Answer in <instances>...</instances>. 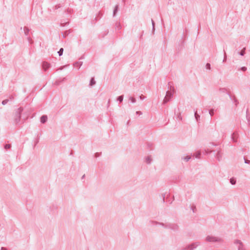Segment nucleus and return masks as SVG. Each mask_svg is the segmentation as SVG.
Here are the masks:
<instances>
[{
  "instance_id": "ddd939ff",
  "label": "nucleus",
  "mask_w": 250,
  "mask_h": 250,
  "mask_svg": "<svg viewBox=\"0 0 250 250\" xmlns=\"http://www.w3.org/2000/svg\"><path fill=\"white\" fill-rule=\"evenodd\" d=\"M82 64H83V62H81V61L76 62L75 63H74V64H73L74 67H78L79 68H80V67L82 65Z\"/></svg>"
},
{
  "instance_id": "0eeeda50",
  "label": "nucleus",
  "mask_w": 250,
  "mask_h": 250,
  "mask_svg": "<svg viewBox=\"0 0 250 250\" xmlns=\"http://www.w3.org/2000/svg\"><path fill=\"white\" fill-rule=\"evenodd\" d=\"M149 224L151 225H161V226H162L163 227H164L165 229L167 228V223L164 224L163 223H160V222H157V221H150Z\"/></svg>"
},
{
  "instance_id": "bb28decb",
  "label": "nucleus",
  "mask_w": 250,
  "mask_h": 250,
  "mask_svg": "<svg viewBox=\"0 0 250 250\" xmlns=\"http://www.w3.org/2000/svg\"><path fill=\"white\" fill-rule=\"evenodd\" d=\"M129 100L131 101L132 103H135L136 101V99L132 97H129Z\"/></svg>"
},
{
  "instance_id": "c85d7f7f",
  "label": "nucleus",
  "mask_w": 250,
  "mask_h": 250,
  "mask_svg": "<svg viewBox=\"0 0 250 250\" xmlns=\"http://www.w3.org/2000/svg\"><path fill=\"white\" fill-rule=\"evenodd\" d=\"M9 101V99H6V100H4L3 101H2V103L1 104H3V105H5L6 104H7V103L8 102V101Z\"/></svg>"
},
{
  "instance_id": "c03bdc74",
  "label": "nucleus",
  "mask_w": 250,
  "mask_h": 250,
  "mask_svg": "<svg viewBox=\"0 0 250 250\" xmlns=\"http://www.w3.org/2000/svg\"><path fill=\"white\" fill-rule=\"evenodd\" d=\"M117 28H118V30H120L121 29V27H120L119 24L117 26Z\"/></svg>"
},
{
  "instance_id": "393cba45",
  "label": "nucleus",
  "mask_w": 250,
  "mask_h": 250,
  "mask_svg": "<svg viewBox=\"0 0 250 250\" xmlns=\"http://www.w3.org/2000/svg\"><path fill=\"white\" fill-rule=\"evenodd\" d=\"M123 99H124V96L123 95H121V96H119L117 98V100L118 101H119L120 102H122L123 101Z\"/></svg>"
},
{
  "instance_id": "4468645a",
  "label": "nucleus",
  "mask_w": 250,
  "mask_h": 250,
  "mask_svg": "<svg viewBox=\"0 0 250 250\" xmlns=\"http://www.w3.org/2000/svg\"><path fill=\"white\" fill-rule=\"evenodd\" d=\"M118 8H119V6L118 5H116L115 6L114 10H113V17H115L116 16V14L118 11Z\"/></svg>"
},
{
  "instance_id": "2eb2a0df",
  "label": "nucleus",
  "mask_w": 250,
  "mask_h": 250,
  "mask_svg": "<svg viewBox=\"0 0 250 250\" xmlns=\"http://www.w3.org/2000/svg\"><path fill=\"white\" fill-rule=\"evenodd\" d=\"M23 29V31H24L25 35L27 36L29 32V28L27 27H24Z\"/></svg>"
},
{
  "instance_id": "f8f14e48",
  "label": "nucleus",
  "mask_w": 250,
  "mask_h": 250,
  "mask_svg": "<svg viewBox=\"0 0 250 250\" xmlns=\"http://www.w3.org/2000/svg\"><path fill=\"white\" fill-rule=\"evenodd\" d=\"M47 115H42L41 117V122L42 124H44L47 122Z\"/></svg>"
},
{
  "instance_id": "9b49d317",
  "label": "nucleus",
  "mask_w": 250,
  "mask_h": 250,
  "mask_svg": "<svg viewBox=\"0 0 250 250\" xmlns=\"http://www.w3.org/2000/svg\"><path fill=\"white\" fill-rule=\"evenodd\" d=\"M194 117L197 122L200 121V116L197 113V111L195 110H194Z\"/></svg>"
},
{
  "instance_id": "f03ea898",
  "label": "nucleus",
  "mask_w": 250,
  "mask_h": 250,
  "mask_svg": "<svg viewBox=\"0 0 250 250\" xmlns=\"http://www.w3.org/2000/svg\"><path fill=\"white\" fill-rule=\"evenodd\" d=\"M206 240L208 242H221L223 241L221 238L215 237L212 235H208L206 238Z\"/></svg>"
},
{
  "instance_id": "7ed1b4c3",
  "label": "nucleus",
  "mask_w": 250,
  "mask_h": 250,
  "mask_svg": "<svg viewBox=\"0 0 250 250\" xmlns=\"http://www.w3.org/2000/svg\"><path fill=\"white\" fill-rule=\"evenodd\" d=\"M200 245L199 242L192 243L186 247L183 248L181 250H194L198 246Z\"/></svg>"
},
{
  "instance_id": "f3484780",
  "label": "nucleus",
  "mask_w": 250,
  "mask_h": 250,
  "mask_svg": "<svg viewBox=\"0 0 250 250\" xmlns=\"http://www.w3.org/2000/svg\"><path fill=\"white\" fill-rule=\"evenodd\" d=\"M95 83H96V81H95L94 78H92L90 81L89 85L91 86H92L94 85H95Z\"/></svg>"
},
{
  "instance_id": "ea45409f",
  "label": "nucleus",
  "mask_w": 250,
  "mask_h": 250,
  "mask_svg": "<svg viewBox=\"0 0 250 250\" xmlns=\"http://www.w3.org/2000/svg\"><path fill=\"white\" fill-rule=\"evenodd\" d=\"M151 22H152V26H154L155 25V23H154V21L153 20H151Z\"/></svg>"
},
{
  "instance_id": "1a4fd4ad",
  "label": "nucleus",
  "mask_w": 250,
  "mask_h": 250,
  "mask_svg": "<svg viewBox=\"0 0 250 250\" xmlns=\"http://www.w3.org/2000/svg\"><path fill=\"white\" fill-rule=\"evenodd\" d=\"M216 158L218 161H220L222 158V153L220 150L217 151L216 155Z\"/></svg>"
},
{
  "instance_id": "a878e982",
  "label": "nucleus",
  "mask_w": 250,
  "mask_h": 250,
  "mask_svg": "<svg viewBox=\"0 0 250 250\" xmlns=\"http://www.w3.org/2000/svg\"><path fill=\"white\" fill-rule=\"evenodd\" d=\"M247 70V68L245 66L241 67V68H239L238 70H241L243 72H245Z\"/></svg>"
},
{
  "instance_id": "8fccbe9b",
  "label": "nucleus",
  "mask_w": 250,
  "mask_h": 250,
  "mask_svg": "<svg viewBox=\"0 0 250 250\" xmlns=\"http://www.w3.org/2000/svg\"><path fill=\"white\" fill-rule=\"evenodd\" d=\"M164 198H165V196H164ZM164 201H165V199H164V198H163V201L164 202Z\"/></svg>"
},
{
  "instance_id": "09e8293b",
  "label": "nucleus",
  "mask_w": 250,
  "mask_h": 250,
  "mask_svg": "<svg viewBox=\"0 0 250 250\" xmlns=\"http://www.w3.org/2000/svg\"><path fill=\"white\" fill-rule=\"evenodd\" d=\"M212 151H209V152H207V153H210Z\"/></svg>"
},
{
  "instance_id": "cd10ccee",
  "label": "nucleus",
  "mask_w": 250,
  "mask_h": 250,
  "mask_svg": "<svg viewBox=\"0 0 250 250\" xmlns=\"http://www.w3.org/2000/svg\"><path fill=\"white\" fill-rule=\"evenodd\" d=\"M209 114L211 116H212L214 115V110L213 109H211L209 110Z\"/></svg>"
},
{
  "instance_id": "4be33fe9",
  "label": "nucleus",
  "mask_w": 250,
  "mask_h": 250,
  "mask_svg": "<svg viewBox=\"0 0 250 250\" xmlns=\"http://www.w3.org/2000/svg\"><path fill=\"white\" fill-rule=\"evenodd\" d=\"M201 155V152L199 151L197 152L194 154V156H195V158H198V159L200 158Z\"/></svg>"
},
{
  "instance_id": "de8ad7c7",
  "label": "nucleus",
  "mask_w": 250,
  "mask_h": 250,
  "mask_svg": "<svg viewBox=\"0 0 250 250\" xmlns=\"http://www.w3.org/2000/svg\"><path fill=\"white\" fill-rule=\"evenodd\" d=\"M83 59V57H82L81 58H80L79 60H81V59Z\"/></svg>"
},
{
  "instance_id": "423d86ee",
  "label": "nucleus",
  "mask_w": 250,
  "mask_h": 250,
  "mask_svg": "<svg viewBox=\"0 0 250 250\" xmlns=\"http://www.w3.org/2000/svg\"><path fill=\"white\" fill-rule=\"evenodd\" d=\"M235 244L239 245L238 247V250H246L244 248V245L242 242L239 240L236 239L234 241Z\"/></svg>"
},
{
  "instance_id": "a19ab883",
  "label": "nucleus",
  "mask_w": 250,
  "mask_h": 250,
  "mask_svg": "<svg viewBox=\"0 0 250 250\" xmlns=\"http://www.w3.org/2000/svg\"><path fill=\"white\" fill-rule=\"evenodd\" d=\"M1 250H7V249L6 248L1 247Z\"/></svg>"
},
{
  "instance_id": "a211bd4d",
  "label": "nucleus",
  "mask_w": 250,
  "mask_h": 250,
  "mask_svg": "<svg viewBox=\"0 0 250 250\" xmlns=\"http://www.w3.org/2000/svg\"><path fill=\"white\" fill-rule=\"evenodd\" d=\"M235 135H236L235 133H233L231 135V138L232 141L236 143V142H237V139L235 138Z\"/></svg>"
},
{
  "instance_id": "6ab92c4d",
  "label": "nucleus",
  "mask_w": 250,
  "mask_h": 250,
  "mask_svg": "<svg viewBox=\"0 0 250 250\" xmlns=\"http://www.w3.org/2000/svg\"><path fill=\"white\" fill-rule=\"evenodd\" d=\"M245 50H246V48L244 47L242 50L241 52H238V54H239L241 56H244L245 54Z\"/></svg>"
},
{
  "instance_id": "7c9ffc66",
  "label": "nucleus",
  "mask_w": 250,
  "mask_h": 250,
  "mask_svg": "<svg viewBox=\"0 0 250 250\" xmlns=\"http://www.w3.org/2000/svg\"><path fill=\"white\" fill-rule=\"evenodd\" d=\"M11 146L10 144H6L4 146V148L6 149H9L11 147Z\"/></svg>"
},
{
  "instance_id": "49530a36",
  "label": "nucleus",
  "mask_w": 250,
  "mask_h": 250,
  "mask_svg": "<svg viewBox=\"0 0 250 250\" xmlns=\"http://www.w3.org/2000/svg\"><path fill=\"white\" fill-rule=\"evenodd\" d=\"M84 176H85V175H83L82 177V179H83L84 178Z\"/></svg>"
},
{
  "instance_id": "f704fd0d",
  "label": "nucleus",
  "mask_w": 250,
  "mask_h": 250,
  "mask_svg": "<svg viewBox=\"0 0 250 250\" xmlns=\"http://www.w3.org/2000/svg\"><path fill=\"white\" fill-rule=\"evenodd\" d=\"M145 98H146V97H144V96H142V95L140 96V100H144Z\"/></svg>"
},
{
  "instance_id": "4c0bfd02",
  "label": "nucleus",
  "mask_w": 250,
  "mask_h": 250,
  "mask_svg": "<svg viewBox=\"0 0 250 250\" xmlns=\"http://www.w3.org/2000/svg\"><path fill=\"white\" fill-rule=\"evenodd\" d=\"M99 156H100V154H99V153H95V157H96V158H97V157H98Z\"/></svg>"
},
{
  "instance_id": "37998d69",
  "label": "nucleus",
  "mask_w": 250,
  "mask_h": 250,
  "mask_svg": "<svg viewBox=\"0 0 250 250\" xmlns=\"http://www.w3.org/2000/svg\"><path fill=\"white\" fill-rule=\"evenodd\" d=\"M155 30V27L154 26H152V33H153L154 31Z\"/></svg>"
},
{
  "instance_id": "aec40b11",
  "label": "nucleus",
  "mask_w": 250,
  "mask_h": 250,
  "mask_svg": "<svg viewBox=\"0 0 250 250\" xmlns=\"http://www.w3.org/2000/svg\"><path fill=\"white\" fill-rule=\"evenodd\" d=\"M182 159L184 160L185 161L188 162L191 159V156H186L185 157H182Z\"/></svg>"
},
{
  "instance_id": "412c9836",
  "label": "nucleus",
  "mask_w": 250,
  "mask_h": 250,
  "mask_svg": "<svg viewBox=\"0 0 250 250\" xmlns=\"http://www.w3.org/2000/svg\"><path fill=\"white\" fill-rule=\"evenodd\" d=\"M236 180L234 178H231L230 179V183L231 185H234L236 184Z\"/></svg>"
},
{
  "instance_id": "58836bf2",
  "label": "nucleus",
  "mask_w": 250,
  "mask_h": 250,
  "mask_svg": "<svg viewBox=\"0 0 250 250\" xmlns=\"http://www.w3.org/2000/svg\"><path fill=\"white\" fill-rule=\"evenodd\" d=\"M191 209L192 210L193 212H194V209H195V207H191Z\"/></svg>"
},
{
  "instance_id": "72a5a7b5",
  "label": "nucleus",
  "mask_w": 250,
  "mask_h": 250,
  "mask_svg": "<svg viewBox=\"0 0 250 250\" xmlns=\"http://www.w3.org/2000/svg\"><path fill=\"white\" fill-rule=\"evenodd\" d=\"M136 114L137 115H142V112H141V111H136Z\"/></svg>"
},
{
  "instance_id": "20e7f679",
  "label": "nucleus",
  "mask_w": 250,
  "mask_h": 250,
  "mask_svg": "<svg viewBox=\"0 0 250 250\" xmlns=\"http://www.w3.org/2000/svg\"><path fill=\"white\" fill-rule=\"evenodd\" d=\"M167 229H170L171 230L177 232L179 230V227L178 224L172 223H167Z\"/></svg>"
},
{
  "instance_id": "39448f33",
  "label": "nucleus",
  "mask_w": 250,
  "mask_h": 250,
  "mask_svg": "<svg viewBox=\"0 0 250 250\" xmlns=\"http://www.w3.org/2000/svg\"><path fill=\"white\" fill-rule=\"evenodd\" d=\"M172 97H173V94L171 92L167 91L166 93V96L164 99L163 104H166L168 101H169V100Z\"/></svg>"
},
{
  "instance_id": "c9c22d12",
  "label": "nucleus",
  "mask_w": 250,
  "mask_h": 250,
  "mask_svg": "<svg viewBox=\"0 0 250 250\" xmlns=\"http://www.w3.org/2000/svg\"><path fill=\"white\" fill-rule=\"evenodd\" d=\"M247 120H248V123H249V125L250 126V118H248L247 116Z\"/></svg>"
},
{
  "instance_id": "e433bc0d",
  "label": "nucleus",
  "mask_w": 250,
  "mask_h": 250,
  "mask_svg": "<svg viewBox=\"0 0 250 250\" xmlns=\"http://www.w3.org/2000/svg\"><path fill=\"white\" fill-rule=\"evenodd\" d=\"M13 99H14V97L12 95L10 96V97L9 98V100L12 101Z\"/></svg>"
},
{
  "instance_id": "a18cd8bd",
  "label": "nucleus",
  "mask_w": 250,
  "mask_h": 250,
  "mask_svg": "<svg viewBox=\"0 0 250 250\" xmlns=\"http://www.w3.org/2000/svg\"><path fill=\"white\" fill-rule=\"evenodd\" d=\"M170 83H168V86H170L171 87V86L170 85ZM168 88H169V87H168Z\"/></svg>"
},
{
  "instance_id": "f257e3e1",
  "label": "nucleus",
  "mask_w": 250,
  "mask_h": 250,
  "mask_svg": "<svg viewBox=\"0 0 250 250\" xmlns=\"http://www.w3.org/2000/svg\"><path fill=\"white\" fill-rule=\"evenodd\" d=\"M23 110L22 107H20L15 110L13 114V124L15 125H19L21 124V122L22 121L21 114Z\"/></svg>"
},
{
  "instance_id": "79ce46f5",
  "label": "nucleus",
  "mask_w": 250,
  "mask_h": 250,
  "mask_svg": "<svg viewBox=\"0 0 250 250\" xmlns=\"http://www.w3.org/2000/svg\"><path fill=\"white\" fill-rule=\"evenodd\" d=\"M27 118H28V117H26V118H23V119H22V123H23V122H24V121H25Z\"/></svg>"
},
{
  "instance_id": "9d476101",
  "label": "nucleus",
  "mask_w": 250,
  "mask_h": 250,
  "mask_svg": "<svg viewBox=\"0 0 250 250\" xmlns=\"http://www.w3.org/2000/svg\"><path fill=\"white\" fill-rule=\"evenodd\" d=\"M50 67V63L47 62H43L42 63V68L46 71Z\"/></svg>"
},
{
  "instance_id": "b1692460",
  "label": "nucleus",
  "mask_w": 250,
  "mask_h": 250,
  "mask_svg": "<svg viewBox=\"0 0 250 250\" xmlns=\"http://www.w3.org/2000/svg\"><path fill=\"white\" fill-rule=\"evenodd\" d=\"M227 60V54H226V53L225 51V50H224V59L223 60V62H224L226 61Z\"/></svg>"
},
{
  "instance_id": "473e14b6",
  "label": "nucleus",
  "mask_w": 250,
  "mask_h": 250,
  "mask_svg": "<svg viewBox=\"0 0 250 250\" xmlns=\"http://www.w3.org/2000/svg\"><path fill=\"white\" fill-rule=\"evenodd\" d=\"M206 68L208 69H210V64L209 63H207L206 65Z\"/></svg>"
},
{
  "instance_id": "dca6fc26",
  "label": "nucleus",
  "mask_w": 250,
  "mask_h": 250,
  "mask_svg": "<svg viewBox=\"0 0 250 250\" xmlns=\"http://www.w3.org/2000/svg\"><path fill=\"white\" fill-rule=\"evenodd\" d=\"M151 162H152V159L151 158L150 156H147L146 158V162L147 164H150L151 163Z\"/></svg>"
},
{
  "instance_id": "5701e85b",
  "label": "nucleus",
  "mask_w": 250,
  "mask_h": 250,
  "mask_svg": "<svg viewBox=\"0 0 250 250\" xmlns=\"http://www.w3.org/2000/svg\"><path fill=\"white\" fill-rule=\"evenodd\" d=\"M63 49L62 48H61L60 49L59 51L58 52V53L60 56H62L63 54Z\"/></svg>"
},
{
  "instance_id": "c756f323",
  "label": "nucleus",
  "mask_w": 250,
  "mask_h": 250,
  "mask_svg": "<svg viewBox=\"0 0 250 250\" xmlns=\"http://www.w3.org/2000/svg\"><path fill=\"white\" fill-rule=\"evenodd\" d=\"M177 118L180 120V121H182L183 120V118H182V116L181 115V114L180 113H179L177 116Z\"/></svg>"
},
{
  "instance_id": "6e6552de",
  "label": "nucleus",
  "mask_w": 250,
  "mask_h": 250,
  "mask_svg": "<svg viewBox=\"0 0 250 250\" xmlns=\"http://www.w3.org/2000/svg\"><path fill=\"white\" fill-rule=\"evenodd\" d=\"M228 95H229L230 99L231 100V101L234 103L236 106H237V105L239 104V102L237 100V99L236 98L235 96H232L230 95L229 93H228Z\"/></svg>"
},
{
  "instance_id": "2f4dec72",
  "label": "nucleus",
  "mask_w": 250,
  "mask_h": 250,
  "mask_svg": "<svg viewBox=\"0 0 250 250\" xmlns=\"http://www.w3.org/2000/svg\"><path fill=\"white\" fill-rule=\"evenodd\" d=\"M244 162L246 164H250V160L246 159L245 157H244Z\"/></svg>"
}]
</instances>
